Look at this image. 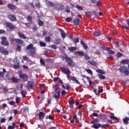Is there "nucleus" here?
Masks as SVG:
<instances>
[{
  "instance_id": "37",
  "label": "nucleus",
  "mask_w": 129,
  "mask_h": 129,
  "mask_svg": "<svg viewBox=\"0 0 129 129\" xmlns=\"http://www.w3.org/2000/svg\"><path fill=\"white\" fill-rule=\"evenodd\" d=\"M69 104L70 105H73L74 104V100L71 99L69 101Z\"/></svg>"
},
{
  "instance_id": "38",
  "label": "nucleus",
  "mask_w": 129,
  "mask_h": 129,
  "mask_svg": "<svg viewBox=\"0 0 129 129\" xmlns=\"http://www.w3.org/2000/svg\"><path fill=\"white\" fill-rule=\"evenodd\" d=\"M40 45L41 46V47H45L46 46V43H44L43 42L40 41L39 42Z\"/></svg>"
},
{
  "instance_id": "22",
  "label": "nucleus",
  "mask_w": 129,
  "mask_h": 129,
  "mask_svg": "<svg viewBox=\"0 0 129 129\" xmlns=\"http://www.w3.org/2000/svg\"><path fill=\"white\" fill-rule=\"evenodd\" d=\"M60 91H57L56 93L54 94V97H55L56 99L59 98V97H60Z\"/></svg>"
},
{
  "instance_id": "18",
  "label": "nucleus",
  "mask_w": 129,
  "mask_h": 129,
  "mask_svg": "<svg viewBox=\"0 0 129 129\" xmlns=\"http://www.w3.org/2000/svg\"><path fill=\"white\" fill-rule=\"evenodd\" d=\"M93 127H94V128H95V129L99 128V127H101V124L100 123L94 124Z\"/></svg>"
},
{
  "instance_id": "43",
  "label": "nucleus",
  "mask_w": 129,
  "mask_h": 129,
  "mask_svg": "<svg viewBox=\"0 0 129 129\" xmlns=\"http://www.w3.org/2000/svg\"><path fill=\"white\" fill-rule=\"evenodd\" d=\"M58 8L61 10H64V6L63 5H57Z\"/></svg>"
},
{
  "instance_id": "3",
  "label": "nucleus",
  "mask_w": 129,
  "mask_h": 129,
  "mask_svg": "<svg viewBox=\"0 0 129 129\" xmlns=\"http://www.w3.org/2000/svg\"><path fill=\"white\" fill-rule=\"evenodd\" d=\"M66 62L69 66H70L71 67H76V64L73 62V60L71 59V58L69 57L67 58Z\"/></svg>"
},
{
  "instance_id": "27",
  "label": "nucleus",
  "mask_w": 129,
  "mask_h": 129,
  "mask_svg": "<svg viewBox=\"0 0 129 129\" xmlns=\"http://www.w3.org/2000/svg\"><path fill=\"white\" fill-rule=\"evenodd\" d=\"M91 16H92V12L90 11L87 12L86 13V17H87V18H89V17H91Z\"/></svg>"
},
{
  "instance_id": "49",
  "label": "nucleus",
  "mask_w": 129,
  "mask_h": 129,
  "mask_svg": "<svg viewBox=\"0 0 129 129\" xmlns=\"http://www.w3.org/2000/svg\"><path fill=\"white\" fill-rule=\"evenodd\" d=\"M44 24V22L42 21L41 20H39L38 21V25L39 26H43V24Z\"/></svg>"
},
{
  "instance_id": "6",
  "label": "nucleus",
  "mask_w": 129,
  "mask_h": 129,
  "mask_svg": "<svg viewBox=\"0 0 129 129\" xmlns=\"http://www.w3.org/2000/svg\"><path fill=\"white\" fill-rule=\"evenodd\" d=\"M6 26L9 28L10 30L13 31L14 29H16V26L13 25L12 23H7Z\"/></svg>"
},
{
  "instance_id": "55",
  "label": "nucleus",
  "mask_w": 129,
  "mask_h": 129,
  "mask_svg": "<svg viewBox=\"0 0 129 129\" xmlns=\"http://www.w3.org/2000/svg\"><path fill=\"white\" fill-rule=\"evenodd\" d=\"M23 110L24 112H27V111H29V108L26 107H24L23 108Z\"/></svg>"
},
{
  "instance_id": "17",
  "label": "nucleus",
  "mask_w": 129,
  "mask_h": 129,
  "mask_svg": "<svg viewBox=\"0 0 129 129\" xmlns=\"http://www.w3.org/2000/svg\"><path fill=\"white\" fill-rule=\"evenodd\" d=\"M71 80H73V81H74V82H76V83H77V84H80V82H79V81H78V80H77V79L76 77H72Z\"/></svg>"
},
{
  "instance_id": "24",
  "label": "nucleus",
  "mask_w": 129,
  "mask_h": 129,
  "mask_svg": "<svg viewBox=\"0 0 129 129\" xmlns=\"http://www.w3.org/2000/svg\"><path fill=\"white\" fill-rule=\"evenodd\" d=\"M79 22H80V19H79V18H77L74 21V24L76 25H79Z\"/></svg>"
},
{
  "instance_id": "4",
  "label": "nucleus",
  "mask_w": 129,
  "mask_h": 129,
  "mask_svg": "<svg viewBox=\"0 0 129 129\" xmlns=\"http://www.w3.org/2000/svg\"><path fill=\"white\" fill-rule=\"evenodd\" d=\"M19 76L20 78L23 79V81H28V79H29V76L26 74L19 73Z\"/></svg>"
},
{
  "instance_id": "15",
  "label": "nucleus",
  "mask_w": 129,
  "mask_h": 129,
  "mask_svg": "<svg viewBox=\"0 0 129 129\" xmlns=\"http://www.w3.org/2000/svg\"><path fill=\"white\" fill-rule=\"evenodd\" d=\"M44 116H45V113L43 112H39V117L40 119H44Z\"/></svg>"
},
{
  "instance_id": "14",
  "label": "nucleus",
  "mask_w": 129,
  "mask_h": 129,
  "mask_svg": "<svg viewBox=\"0 0 129 129\" xmlns=\"http://www.w3.org/2000/svg\"><path fill=\"white\" fill-rule=\"evenodd\" d=\"M33 19V18L32 16L29 15L27 16V21L29 23V24H32L33 22L32 21V20Z\"/></svg>"
},
{
  "instance_id": "28",
  "label": "nucleus",
  "mask_w": 129,
  "mask_h": 129,
  "mask_svg": "<svg viewBox=\"0 0 129 129\" xmlns=\"http://www.w3.org/2000/svg\"><path fill=\"white\" fill-rule=\"evenodd\" d=\"M91 123H92L93 124H96V123L99 122V119H95L94 120L91 121Z\"/></svg>"
},
{
  "instance_id": "23",
  "label": "nucleus",
  "mask_w": 129,
  "mask_h": 129,
  "mask_svg": "<svg viewBox=\"0 0 129 129\" xmlns=\"http://www.w3.org/2000/svg\"><path fill=\"white\" fill-rule=\"evenodd\" d=\"M88 62H89V64H91V65H92L93 66H95V65L97 64V63L93 60H88Z\"/></svg>"
},
{
  "instance_id": "62",
  "label": "nucleus",
  "mask_w": 129,
  "mask_h": 129,
  "mask_svg": "<svg viewBox=\"0 0 129 129\" xmlns=\"http://www.w3.org/2000/svg\"><path fill=\"white\" fill-rule=\"evenodd\" d=\"M51 48H52L54 50H56V49H57V46H56L55 45H51Z\"/></svg>"
},
{
  "instance_id": "59",
  "label": "nucleus",
  "mask_w": 129,
  "mask_h": 129,
  "mask_svg": "<svg viewBox=\"0 0 129 129\" xmlns=\"http://www.w3.org/2000/svg\"><path fill=\"white\" fill-rule=\"evenodd\" d=\"M71 88V86L69 85V84H67V90H69Z\"/></svg>"
},
{
  "instance_id": "64",
  "label": "nucleus",
  "mask_w": 129,
  "mask_h": 129,
  "mask_svg": "<svg viewBox=\"0 0 129 129\" xmlns=\"http://www.w3.org/2000/svg\"><path fill=\"white\" fill-rule=\"evenodd\" d=\"M23 59L25 60H29V58L27 57V56H24L23 57Z\"/></svg>"
},
{
  "instance_id": "11",
  "label": "nucleus",
  "mask_w": 129,
  "mask_h": 129,
  "mask_svg": "<svg viewBox=\"0 0 129 129\" xmlns=\"http://www.w3.org/2000/svg\"><path fill=\"white\" fill-rule=\"evenodd\" d=\"M45 4H46L47 7H54V6H55V4L53 3L48 1H45Z\"/></svg>"
},
{
  "instance_id": "33",
  "label": "nucleus",
  "mask_w": 129,
  "mask_h": 129,
  "mask_svg": "<svg viewBox=\"0 0 129 129\" xmlns=\"http://www.w3.org/2000/svg\"><path fill=\"white\" fill-rule=\"evenodd\" d=\"M96 72H97L98 73H100V74H105V72L101 70H97L96 71Z\"/></svg>"
},
{
  "instance_id": "60",
  "label": "nucleus",
  "mask_w": 129,
  "mask_h": 129,
  "mask_svg": "<svg viewBox=\"0 0 129 129\" xmlns=\"http://www.w3.org/2000/svg\"><path fill=\"white\" fill-rule=\"evenodd\" d=\"M40 62L42 65H45V62L44 61V60L43 59H40Z\"/></svg>"
},
{
  "instance_id": "5",
  "label": "nucleus",
  "mask_w": 129,
  "mask_h": 129,
  "mask_svg": "<svg viewBox=\"0 0 129 129\" xmlns=\"http://www.w3.org/2000/svg\"><path fill=\"white\" fill-rule=\"evenodd\" d=\"M60 70L65 74H71V71H70L69 68H61Z\"/></svg>"
},
{
  "instance_id": "26",
  "label": "nucleus",
  "mask_w": 129,
  "mask_h": 129,
  "mask_svg": "<svg viewBox=\"0 0 129 129\" xmlns=\"http://www.w3.org/2000/svg\"><path fill=\"white\" fill-rule=\"evenodd\" d=\"M110 118L111 119H113L114 120H115V119H117V118L114 116V114H113V113H111V115L110 116Z\"/></svg>"
},
{
  "instance_id": "44",
  "label": "nucleus",
  "mask_w": 129,
  "mask_h": 129,
  "mask_svg": "<svg viewBox=\"0 0 129 129\" xmlns=\"http://www.w3.org/2000/svg\"><path fill=\"white\" fill-rule=\"evenodd\" d=\"M20 65V63H17L16 64H14V68L15 69H18L19 68V66Z\"/></svg>"
},
{
  "instance_id": "61",
  "label": "nucleus",
  "mask_w": 129,
  "mask_h": 129,
  "mask_svg": "<svg viewBox=\"0 0 129 129\" xmlns=\"http://www.w3.org/2000/svg\"><path fill=\"white\" fill-rule=\"evenodd\" d=\"M75 43H78L79 42V38L78 37L75 38Z\"/></svg>"
},
{
  "instance_id": "12",
  "label": "nucleus",
  "mask_w": 129,
  "mask_h": 129,
  "mask_svg": "<svg viewBox=\"0 0 129 129\" xmlns=\"http://www.w3.org/2000/svg\"><path fill=\"white\" fill-rule=\"evenodd\" d=\"M18 35L19 37L20 38V39H23V40H26V39H27V37L25 36V35L22 34V33H21V32H19L18 33Z\"/></svg>"
},
{
  "instance_id": "10",
  "label": "nucleus",
  "mask_w": 129,
  "mask_h": 129,
  "mask_svg": "<svg viewBox=\"0 0 129 129\" xmlns=\"http://www.w3.org/2000/svg\"><path fill=\"white\" fill-rule=\"evenodd\" d=\"M60 58L62 60H66L67 61V59H68V56H67V54L65 53H62L60 55Z\"/></svg>"
},
{
  "instance_id": "57",
  "label": "nucleus",
  "mask_w": 129,
  "mask_h": 129,
  "mask_svg": "<svg viewBox=\"0 0 129 129\" xmlns=\"http://www.w3.org/2000/svg\"><path fill=\"white\" fill-rule=\"evenodd\" d=\"M16 40H17V39H16V38H10V42H15V41H16Z\"/></svg>"
},
{
  "instance_id": "48",
  "label": "nucleus",
  "mask_w": 129,
  "mask_h": 129,
  "mask_svg": "<svg viewBox=\"0 0 129 129\" xmlns=\"http://www.w3.org/2000/svg\"><path fill=\"white\" fill-rule=\"evenodd\" d=\"M45 41L46 42H51V39H50L49 37H45Z\"/></svg>"
},
{
  "instance_id": "13",
  "label": "nucleus",
  "mask_w": 129,
  "mask_h": 129,
  "mask_svg": "<svg viewBox=\"0 0 129 129\" xmlns=\"http://www.w3.org/2000/svg\"><path fill=\"white\" fill-rule=\"evenodd\" d=\"M15 42H16V43L19 45H23V44H24V41L20 39H15Z\"/></svg>"
},
{
  "instance_id": "45",
  "label": "nucleus",
  "mask_w": 129,
  "mask_h": 129,
  "mask_svg": "<svg viewBox=\"0 0 129 129\" xmlns=\"http://www.w3.org/2000/svg\"><path fill=\"white\" fill-rule=\"evenodd\" d=\"M5 77H6V79H7V80H10L11 79V76H10L8 74H6Z\"/></svg>"
},
{
  "instance_id": "35",
  "label": "nucleus",
  "mask_w": 129,
  "mask_h": 129,
  "mask_svg": "<svg viewBox=\"0 0 129 129\" xmlns=\"http://www.w3.org/2000/svg\"><path fill=\"white\" fill-rule=\"evenodd\" d=\"M98 76L100 78V79H102V80L105 79V76L99 74Z\"/></svg>"
},
{
  "instance_id": "36",
  "label": "nucleus",
  "mask_w": 129,
  "mask_h": 129,
  "mask_svg": "<svg viewBox=\"0 0 129 129\" xmlns=\"http://www.w3.org/2000/svg\"><path fill=\"white\" fill-rule=\"evenodd\" d=\"M76 8L77 9H78V10H79V11H83V7H81V6H79V5H77L76 6Z\"/></svg>"
},
{
  "instance_id": "32",
  "label": "nucleus",
  "mask_w": 129,
  "mask_h": 129,
  "mask_svg": "<svg viewBox=\"0 0 129 129\" xmlns=\"http://www.w3.org/2000/svg\"><path fill=\"white\" fill-rule=\"evenodd\" d=\"M81 43L82 45H83L84 49H87L88 48V47L87 46V45H86V44H85L84 42H83L82 41H81Z\"/></svg>"
},
{
  "instance_id": "54",
  "label": "nucleus",
  "mask_w": 129,
  "mask_h": 129,
  "mask_svg": "<svg viewBox=\"0 0 129 129\" xmlns=\"http://www.w3.org/2000/svg\"><path fill=\"white\" fill-rule=\"evenodd\" d=\"M16 50L18 51V52H20L21 51V46L17 45Z\"/></svg>"
},
{
  "instance_id": "41",
  "label": "nucleus",
  "mask_w": 129,
  "mask_h": 129,
  "mask_svg": "<svg viewBox=\"0 0 129 129\" xmlns=\"http://www.w3.org/2000/svg\"><path fill=\"white\" fill-rule=\"evenodd\" d=\"M46 119H48V118H49V119H51V120H53V119H54V117H53L52 116H47L46 117Z\"/></svg>"
},
{
  "instance_id": "29",
  "label": "nucleus",
  "mask_w": 129,
  "mask_h": 129,
  "mask_svg": "<svg viewBox=\"0 0 129 129\" xmlns=\"http://www.w3.org/2000/svg\"><path fill=\"white\" fill-rule=\"evenodd\" d=\"M60 43L61 40H60V39H57L54 40V44H55V45H59V44H60Z\"/></svg>"
},
{
  "instance_id": "25",
  "label": "nucleus",
  "mask_w": 129,
  "mask_h": 129,
  "mask_svg": "<svg viewBox=\"0 0 129 129\" xmlns=\"http://www.w3.org/2000/svg\"><path fill=\"white\" fill-rule=\"evenodd\" d=\"M120 63L122 64H128L129 60L128 59H123L121 61Z\"/></svg>"
},
{
  "instance_id": "31",
  "label": "nucleus",
  "mask_w": 129,
  "mask_h": 129,
  "mask_svg": "<svg viewBox=\"0 0 129 129\" xmlns=\"http://www.w3.org/2000/svg\"><path fill=\"white\" fill-rule=\"evenodd\" d=\"M76 54H78L80 56H84V52L83 51H76Z\"/></svg>"
},
{
  "instance_id": "58",
  "label": "nucleus",
  "mask_w": 129,
  "mask_h": 129,
  "mask_svg": "<svg viewBox=\"0 0 129 129\" xmlns=\"http://www.w3.org/2000/svg\"><path fill=\"white\" fill-rule=\"evenodd\" d=\"M5 48L4 47H0V52L1 53H4L5 52Z\"/></svg>"
},
{
  "instance_id": "63",
  "label": "nucleus",
  "mask_w": 129,
  "mask_h": 129,
  "mask_svg": "<svg viewBox=\"0 0 129 129\" xmlns=\"http://www.w3.org/2000/svg\"><path fill=\"white\" fill-rule=\"evenodd\" d=\"M7 40V37L3 36L2 37V41H6Z\"/></svg>"
},
{
  "instance_id": "50",
  "label": "nucleus",
  "mask_w": 129,
  "mask_h": 129,
  "mask_svg": "<svg viewBox=\"0 0 129 129\" xmlns=\"http://www.w3.org/2000/svg\"><path fill=\"white\" fill-rule=\"evenodd\" d=\"M58 89H59V87L58 86V84H57L55 85L54 91H57Z\"/></svg>"
},
{
  "instance_id": "7",
  "label": "nucleus",
  "mask_w": 129,
  "mask_h": 129,
  "mask_svg": "<svg viewBox=\"0 0 129 129\" xmlns=\"http://www.w3.org/2000/svg\"><path fill=\"white\" fill-rule=\"evenodd\" d=\"M8 18L11 21H12V22H16V21H17V18L13 14L8 15Z\"/></svg>"
},
{
  "instance_id": "30",
  "label": "nucleus",
  "mask_w": 129,
  "mask_h": 129,
  "mask_svg": "<svg viewBox=\"0 0 129 129\" xmlns=\"http://www.w3.org/2000/svg\"><path fill=\"white\" fill-rule=\"evenodd\" d=\"M12 125H9L8 127V129H14L16 128V124L15 123H13Z\"/></svg>"
},
{
  "instance_id": "53",
  "label": "nucleus",
  "mask_w": 129,
  "mask_h": 129,
  "mask_svg": "<svg viewBox=\"0 0 129 129\" xmlns=\"http://www.w3.org/2000/svg\"><path fill=\"white\" fill-rule=\"evenodd\" d=\"M0 76L2 77V78H4L5 77V73L3 72H0Z\"/></svg>"
},
{
  "instance_id": "39",
  "label": "nucleus",
  "mask_w": 129,
  "mask_h": 129,
  "mask_svg": "<svg viewBox=\"0 0 129 129\" xmlns=\"http://www.w3.org/2000/svg\"><path fill=\"white\" fill-rule=\"evenodd\" d=\"M108 126H109V124L108 123L104 124L102 125H101V127L103 128L108 127Z\"/></svg>"
},
{
  "instance_id": "34",
  "label": "nucleus",
  "mask_w": 129,
  "mask_h": 129,
  "mask_svg": "<svg viewBox=\"0 0 129 129\" xmlns=\"http://www.w3.org/2000/svg\"><path fill=\"white\" fill-rule=\"evenodd\" d=\"M12 80L13 81V82H14V83H17L18 82V79L15 78V77H12Z\"/></svg>"
},
{
  "instance_id": "21",
  "label": "nucleus",
  "mask_w": 129,
  "mask_h": 129,
  "mask_svg": "<svg viewBox=\"0 0 129 129\" xmlns=\"http://www.w3.org/2000/svg\"><path fill=\"white\" fill-rule=\"evenodd\" d=\"M68 50L71 52H73L74 51H76V50H77V48L75 47H70L68 48Z\"/></svg>"
},
{
  "instance_id": "9",
  "label": "nucleus",
  "mask_w": 129,
  "mask_h": 129,
  "mask_svg": "<svg viewBox=\"0 0 129 129\" xmlns=\"http://www.w3.org/2000/svg\"><path fill=\"white\" fill-rule=\"evenodd\" d=\"M59 31L61 34V36L63 39L64 38H66V33H65V32H64V30H63L61 29H59Z\"/></svg>"
},
{
  "instance_id": "56",
  "label": "nucleus",
  "mask_w": 129,
  "mask_h": 129,
  "mask_svg": "<svg viewBox=\"0 0 129 129\" xmlns=\"http://www.w3.org/2000/svg\"><path fill=\"white\" fill-rule=\"evenodd\" d=\"M6 120H7V119L5 118H3L1 119V122L2 123H3V122H6Z\"/></svg>"
},
{
  "instance_id": "20",
  "label": "nucleus",
  "mask_w": 129,
  "mask_h": 129,
  "mask_svg": "<svg viewBox=\"0 0 129 129\" xmlns=\"http://www.w3.org/2000/svg\"><path fill=\"white\" fill-rule=\"evenodd\" d=\"M123 121L124 124H127L129 121V118L127 117H125V118L123 119Z\"/></svg>"
},
{
  "instance_id": "42",
  "label": "nucleus",
  "mask_w": 129,
  "mask_h": 129,
  "mask_svg": "<svg viewBox=\"0 0 129 129\" xmlns=\"http://www.w3.org/2000/svg\"><path fill=\"white\" fill-rule=\"evenodd\" d=\"M94 36H100V33L97 31H95L93 33Z\"/></svg>"
},
{
  "instance_id": "19",
  "label": "nucleus",
  "mask_w": 129,
  "mask_h": 129,
  "mask_svg": "<svg viewBox=\"0 0 129 129\" xmlns=\"http://www.w3.org/2000/svg\"><path fill=\"white\" fill-rule=\"evenodd\" d=\"M8 8H9V9H10L11 10H15L16 9V7H15V5L11 4H8Z\"/></svg>"
},
{
  "instance_id": "46",
  "label": "nucleus",
  "mask_w": 129,
  "mask_h": 129,
  "mask_svg": "<svg viewBox=\"0 0 129 129\" xmlns=\"http://www.w3.org/2000/svg\"><path fill=\"white\" fill-rule=\"evenodd\" d=\"M84 55L85 56V59H86V60H89V59H90V57L88 56V55H87V54Z\"/></svg>"
},
{
  "instance_id": "8",
  "label": "nucleus",
  "mask_w": 129,
  "mask_h": 129,
  "mask_svg": "<svg viewBox=\"0 0 129 129\" xmlns=\"http://www.w3.org/2000/svg\"><path fill=\"white\" fill-rule=\"evenodd\" d=\"M33 84H34V82H33V81L28 82L26 88L28 89H31V88H33Z\"/></svg>"
},
{
  "instance_id": "51",
  "label": "nucleus",
  "mask_w": 129,
  "mask_h": 129,
  "mask_svg": "<svg viewBox=\"0 0 129 129\" xmlns=\"http://www.w3.org/2000/svg\"><path fill=\"white\" fill-rule=\"evenodd\" d=\"M21 94H22V96L24 97V98L26 97V94H25V91H22Z\"/></svg>"
},
{
  "instance_id": "52",
  "label": "nucleus",
  "mask_w": 129,
  "mask_h": 129,
  "mask_svg": "<svg viewBox=\"0 0 129 129\" xmlns=\"http://www.w3.org/2000/svg\"><path fill=\"white\" fill-rule=\"evenodd\" d=\"M20 101H21V100L20 99V98L17 97L16 98V103H17V104L20 103Z\"/></svg>"
},
{
  "instance_id": "40",
  "label": "nucleus",
  "mask_w": 129,
  "mask_h": 129,
  "mask_svg": "<svg viewBox=\"0 0 129 129\" xmlns=\"http://www.w3.org/2000/svg\"><path fill=\"white\" fill-rule=\"evenodd\" d=\"M72 20V18L71 17H69L66 19V22H67V23H69L70 22H71Z\"/></svg>"
},
{
  "instance_id": "47",
  "label": "nucleus",
  "mask_w": 129,
  "mask_h": 129,
  "mask_svg": "<svg viewBox=\"0 0 129 129\" xmlns=\"http://www.w3.org/2000/svg\"><path fill=\"white\" fill-rule=\"evenodd\" d=\"M86 72L89 73V74H91V75L92 74V71H91V70L86 69Z\"/></svg>"
},
{
  "instance_id": "16",
  "label": "nucleus",
  "mask_w": 129,
  "mask_h": 129,
  "mask_svg": "<svg viewBox=\"0 0 129 129\" xmlns=\"http://www.w3.org/2000/svg\"><path fill=\"white\" fill-rule=\"evenodd\" d=\"M1 44L3 46H8L10 45V43H9V42H8L7 41H2Z\"/></svg>"
},
{
  "instance_id": "1",
  "label": "nucleus",
  "mask_w": 129,
  "mask_h": 129,
  "mask_svg": "<svg viewBox=\"0 0 129 129\" xmlns=\"http://www.w3.org/2000/svg\"><path fill=\"white\" fill-rule=\"evenodd\" d=\"M25 52H28L29 53H31V54H36V52H37V49L36 47H34L33 44H30L27 46L26 50H25Z\"/></svg>"
},
{
  "instance_id": "2",
  "label": "nucleus",
  "mask_w": 129,
  "mask_h": 129,
  "mask_svg": "<svg viewBox=\"0 0 129 129\" xmlns=\"http://www.w3.org/2000/svg\"><path fill=\"white\" fill-rule=\"evenodd\" d=\"M119 71L121 73H123L124 75H128L129 69L125 66H121L119 68Z\"/></svg>"
}]
</instances>
